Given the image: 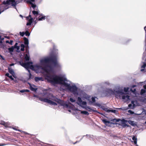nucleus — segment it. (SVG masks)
Returning a JSON list of instances; mask_svg holds the SVG:
<instances>
[{"instance_id":"1","label":"nucleus","mask_w":146,"mask_h":146,"mask_svg":"<svg viewBox=\"0 0 146 146\" xmlns=\"http://www.w3.org/2000/svg\"><path fill=\"white\" fill-rule=\"evenodd\" d=\"M58 50L54 47L53 51L49 56L41 59L40 63L34 66L32 63L28 62L27 63H22L21 65L25 68L29 73V78H32V75L30 73L29 69L34 70L35 68L42 70L44 71V75L45 78L48 82L51 84L55 85L58 83L62 84V86L64 89H69L70 82L66 80L63 81V78H61L62 75L58 76L54 74V68L61 66V64L57 61L58 59ZM64 79H65L64 78Z\"/></svg>"},{"instance_id":"2","label":"nucleus","mask_w":146,"mask_h":146,"mask_svg":"<svg viewBox=\"0 0 146 146\" xmlns=\"http://www.w3.org/2000/svg\"><path fill=\"white\" fill-rule=\"evenodd\" d=\"M61 78L65 79H63V80L64 81L66 80L70 82L71 83V84L68 87L69 89H64V88L62 86V84L61 83H58L61 85V88L63 90L65 91H68L69 92H70L72 93L74 95L77 96L79 95L78 92V88L76 86L75 84L74 83L72 82L69 80H68L66 78V76L65 75H62ZM79 95L80 96V97L81 99L82 98L83 100H86L88 101L90 104L92 105L93 106V104L95 102L96 100L95 99L97 98L96 97H92L91 98L92 100H91V96L88 95L85 92L81 91Z\"/></svg>"},{"instance_id":"3","label":"nucleus","mask_w":146,"mask_h":146,"mask_svg":"<svg viewBox=\"0 0 146 146\" xmlns=\"http://www.w3.org/2000/svg\"><path fill=\"white\" fill-rule=\"evenodd\" d=\"M39 100L41 101L54 106L57 105L56 102L60 103L61 102V105L63 106L64 108L72 110L74 109V106L70 103L67 104L64 102L63 101H62L58 98L54 96L52 94H50L48 96L45 98L39 97Z\"/></svg>"},{"instance_id":"4","label":"nucleus","mask_w":146,"mask_h":146,"mask_svg":"<svg viewBox=\"0 0 146 146\" xmlns=\"http://www.w3.org/2000/svg\"><path fill=\"white\" fill-rule=\"evenodd\" d=\"M106 92L107 93V94H108L110 95L114 94L116 98L121 99L124 102H127L129 100V96L126 93H124L122 90H112L108 89H107Z\"/></svg>"},{"instance_id":"5","label":"nucleus","mask_w":146,"mask_h":146,"mask_svg":"<svg viewBox=\"0 0 146 146\" xmlns=\"http://www.w3.org/2000/svg\"><path fill=\"white\" fill-rule=\"evenodd\" d=\"M77 104L79 106H81L83 108H85V110L89 111H91L92 110V108H91L89 106L84 107L83 106L86 104L87 103L85 101H82L81 98L78 97L77 98Z\"/></svg>"},{"instance_id":"6","label":"nucleus","mask_w":146,"mask_h":146,"mask_svg":"<svg viewBox=\"0 0 146 146\" xmlns=\"http://www.w3.org/2000/svg\"><path fill=\"white\" fill-rule=\"evenodd\" d=\"M9 7V0H4L0 4V9L2 10V11L8 9Z\"/></svg>"},{"instance_id":"7","label":"nucleus","mask_w":146,"mask_h":146,"mask_svg":"<svg viewBox=\"0 0 146 146\" xmlns=\"http://www.w3.org/2000/svg\"><path fill=\"white\" fill-rule=\"evenodd\" d=\"M93 106L98 107L99 108L102 109L103 110L108 112H110V110L108 109L105 106V104L102 103L100 104L98 102H95L93 104Z\"/></svg>"},{"instance_id":"8","label":"nucleus","mask_w":146,"mask_h":146,"mask_svg":"<svg viewBox=\"0 0 146 146\" xmlns=\"http://www.w3.org/2000/svg\"><path fill=\"white\" fill-rule=\"evenodd\" d=\"M10 74H11L12 75L13 77L15 79L14 80V78H12L11 76H10L9 78L10 79H11V80H14V81L15 82H16L17 81V80L16 79L17 78V76L15 73L13 71L12 69H10Z\"/></svg>"},{"instance_id":"9","label":"nucleus","mask_w":146,"mask_h":146,"mask_svg":"<svg viewBox=\"0 0 146 146\" xmlns=\"http://www.w3.org/2000/svg\"><path fill=\"white\" fill-rule=\"evenodd\" d=\"M17 44L18 43L16 42L14 46H12L11 48H10V52L13 51L15 48H16L17 50H19L20 48V47L19 46H17Z\"/></svg>"},{"instance_id":"10","label":"nucleus","mask_w":146,"mask_h":146,"mask_svg":"<svg viewBox=\"0 0 146 146\" xmlns=\"http://www.w3.org/2000/svg\"><path fill=\"white\" fill-rule=\"evenodd\" d=\"M28 3H29L31 5V6L34 9L36 7V5L32 3V2L35 1V0H27Z\"/></svg>"},{"instance_id":"11","label":"nucleus","mask_w":146,"mask_h":146,"mask_svg":"<svg viewBox=\"0 0 146 146\" xmlns=\"http://www.w3.org/2000/svg\"><path fill=\"white\" fill-rule=\"evenodd\" d=\"M17 3L15 1V0H10V5L12 6L15 7Z\"/></svg>"},{"instance_id":"12","label":"nucleus","mask_w":146,"mask_h":146,"mask_svg":"<svg viewBox=\"0 0 146 146\" xmlns=\"http://www.w3.org/2000/svg\"><path fill=\"white\" fill-rule=\"evenodd\" d=\"M135 102L134 101H131L132 104H129L128 105V107L129 108L133 109L134 108V107L136 106V105L134 104Z\"/></svg>"},{"instance_id":"13","label":"nucleus","mask_w":146,"mask_h":146,"mask_svg":"<svg viewBox=\"0 0 146 146\" xmlns=\"http://www.w3.org/2000/svg\"><path fill=\"white\" fill-rule=\"evenodd\" d=\"M129 123L133 126H135L137 125L136 123L134 121L129 120L128 121Z\"/></svg>"},{"instance_id":"14","label":"nucleus","mask_w":146,"mask_h":146,"mask_svg":"<svg viewBox=\"0 0 146 146\" xmlns=\"http://www.w3.org/2000/svg\"><path fill=\"white\" fill-rule=\"evenodd\" d=\"M35 80L36 82H38L39 81H43L44 80L41 77H36L35 78Z\"/></svg>"},{"instance_id":"15","label":"nucleus","mask_w":146,"mask_h":146,"mask_svg":"<svg viewBox=\"0 0 146 146\" xmlns=\"http://www.w3.org/2000/svg\"><path fill=\"white\" fill-rule=\"evenodd\" d=\"M24 44L25 45H27L26 46V48L27 49L28 47V44H29V41L28 39L26 38H24Z\"/></svg>"},{"instance_id":"16","label":"nucleus","mask_w":146,"mask_h":146,"mask_svg":"<svg viewBox=\"0 0 146 146\" xmlns=\"http://www.w3.org/2000/svg\"><path fill=\"white\" fill-rule=\"evenodd\" d=\"M46 16L43 15H41L39 16L38 17V20L41 21L44 20L45 19Z\"/></svg>"},{"instance_id":"17","label":"nucleus","mask_w":146,"mask_h":146,"mask_svg":"<svg viewBox=\"0 0 146 146\" xmlns=\"http://www.w3.org/2000/svg\"><path fill=\"white\" fill-rule=\"evenodd\" d=\"M30 87L31 90L33 91H36L37 88H36L34 85H31L30 84Z\"/></svg>"},{"instance_id":"18","label":"nucleus","mask_w":146,"mask_h":146,"mask_svg":"<svg viewBox=\"0 0 146 146\" xmlns=\"http://www.w3.org/2000/svg\"><path fill=\"white\" fill-rule=\"evenodd\" d=\"M146 66V63L143 62V65L141 66V68L142 69L141 70V71H143L144 70V68Z\"/></svg>"},{"instance_id":"19","label":"nucleus","mask_w":146,"mask_h":146,"mask_svg":"<svg viewBox=\"0 0 146 146\" xmlns=\"http://www.w3.org/2000/svg\"><path fill=\"white\" fill-rule=\"evenodd\" d=\"M81 113L85 115H88L89 114V113L85 111H81Z\"/></svg>"},{"instance_id":"20","label":"nucleus","mask_w":146,"mask_h":146,"mask_svg":"<svg viewBox=\"0 0 146 146\" xmlns=\"http://www.w3.org/2000/svg\"><path fill=\"white\" fill-rule=\"evenodd\" d=\"M133 140L134 141L135 144H136L137 143V139L135 136H133L132 138Z\"/></svg>"},{"instance_id":"21","label":"nucleus","mask_w":146,"mask_h":146,"mask_svg":"<svg viewBox=\"0 0 146 146\" xmlns=\"http://www.w3.org/2000/svg\"><path fill=\"white\" fill-rule=\"evenodd\" d=\"M21 50L22 51H24L25 50V46L23 44H21Z\"/></svg>"},{"instance_id":"22","label":"nucleus","mask_w":146,"mask_h":146,"mask_svg":"<svg viewBox=\"0 0 146 146\" xmlns=\"http://www.w3.org/2000/svg\"><path fill=\"white\" fill-rule=\"evenodd\" d=\"M102 121L103 123H104L105 124H107L108 123H110V122L105 119H104L102 120Z\"/></svg>"},{"instance_id":"23","label":"nucleus","mask_w":146,"mask_h":146,"mask_svg":"<svg viewBox=\"0 0 146 146\" xmlns=\"http://www.w3.org/2000/svg\"><path fill=\"white\" fill-rule=\"evenodd\" d=\"M4 83L7 85H9L8 83H9V81L8 79L6 78L5 80L4 81Z\"/></svg>"},{"instance_id":"24","label":"nucleus","mask_w":146,"mask_h":146,"mask_svg":"<svg viewBox=\"0 0 146 146\" xmlns=\"http://www.w3.org/2000/svg\"><path fill=\"white\" fill-rule=\"evenodd\" d=\"M92 135H84L82 137V138L81 139H82L84 137H85L86 138H92Z\"/></svg>"},{"instance_id":"25","label":"nucleus","mask_w":146,"mask_h":146,"mask_svg":"<svg viewBox=\"0 0 146 146\" xmlns=\"http://www.w3.org/2000/svg\"><path fill=\"white\" fill-rule=\"evenodd\" d=\"M25 58L26 60L28 61L29 60V57L28 54H26L25 55Z\"/></svg>"},{"instance_id":"26","label":"nucleus","mask_w":146,"mask_h":146,"mask_svg":"<svg viewBox=\"0 0 146 146\" xmlns=\"http://www.w3.org/2000/svg\"><path fill=\"white\" fill-rule=\"evenodd\" d=\"M145 90L143 89H141V90L140 94L141 95L143 94L144 93H145Z\"/></svg>"},{"instance_id":"27","label":"nucleus","mask_w":146,"mask_h":146,"mask_svg":"<svg viewBox=\"0 0 146 146\" xmlns=\"http://www.w3.org/2000/svg\"><path fill=\"white\" fill-rule=\"evenodd\" d=\"M70 100L72 102H74L75 101V100L72 98H70Z\"/></svg>"},{"instance_id":"28","label":"nucleus","mask_w":146,"mask_h":146,"mask_svg":"<svg viewBox=\"0 0 146 146\" xmlns=\"http://www.w3.org/2000/svg\"><path fill=\"white\" fill-rule=\"evenodd\" d=\"M33 13L35 15H37L38 14V12L35 11H33Z\"/></svg>"},{"instance_id":"29","label":"nucleus","mask_w":146,"mask_h":146,"mask_svg":"<svg viewBox=\"0 0 146 146\" xmlns=\"http://www.w3.org/2000/svg\"><path fill=\"white\" fill-rule=\"evenodd\" d=\"M110 84L109 82L108 81L105 82L104 83V85L105 86L109 85Z\"/></svg>"},{"instance_id":"30","label":"nucleus","mask_w":146,"mask_h":146,"mask_svg":"<svg viewBox=\"0 0 146 146\" xmlns=\"http://www.w3.org/2000/svg\"><path fill=\"white\" fill-rule=\"evenodd\" d=\"M19 34L21 36H23L25 34L24 32H20Z\"/></svg>"},{"instance_id":"31","label":"nucleus","mask_w":146,"mask_h":146,"mask_svg":"<svg viewBox=\"0 0 146 146\" xmlns=\"http://www.w3.org/2000/svg\"><path fill=\"white\" fill-rule=\"evenodd\" d=\"M136 90L135 89H134L133 90L132 88L131 89V91L134 94H135Z\"/></svg>"},{"instance_id":"32","label":"nucleus","mask_w":146,"mask_h":146,"mask_svg":"<svg viewBox=\"0 0 146 146\" xmlns=\"http://www.w3.org/2000/svg\"><path fill=\"white\" fill-rule=\"evenodd\" d=\"M129 89V88H128V87H127V88H124V91L125 92H127L128 91V90Z\"/></svg>"},{"instance_id":"33","label":"nucleus","mask_w":146,"mask_h":146,"mask_svg":"<svg viewBox=\"0 0 146 146\" xmlns=\"http://www.w3.org/2000/svg\"><path fill=\"white\" fill-rule=\"evenodd\" d=\"M33 21V18L32 17H31L30 19H29L28 20V22L30 23H32Z\"/></svg>"},{"instance_id":"34","label":"nucleus","mask_w":146,"mask_h":146,"mask_svg":"<svg viewBox=\"0 0 146 146\" xmlns=\"http://www.w3.org/2000/svg\"><path fill=\"white\" fill-rule=\"evenodd\" d=\"M0 39L1 40L0 41V43H3V40L4 39V38H2L1 36H0Z\"/></svg>"},{"instance_id":"35","label":"nucleus","mask_w":146,"mask_h":146,"mask_svg":"<svg viewBox=\"0 0 146 146\" xmlns=\"http://www.w3.org/2000/svg\"><path fill=\"white\" fill-rule=\"evenodd\" d=\"M25 34L26 36H29L30 35V33L27 31L25 32Z\"/></svg>"},{"instance_id":"36","label":"nucleus","mask_w":146,"mask_h":146,"mask_svg":"<svg viewBox=\"0 0 146 146\" xmlns=\"http://www.w3.org/2000/svg\"><path fill=\"white\" fill-rule=\"evenodd\" d=\"M128 112L132 114L134 113V112L131 111L130 110H128Z\"/></svg>"},{"instance_id":"37","label":"nucleus","mask_w":146,"mask_h":146,"mask_svg":"<svg viewBox=\"0 0 146 146\" xmlns=\"http://www.w3.org/2000/svg\"><path fill=\"white\" fill-rule=\"evenodd\" d=\"M144 29L145 30V41L146 42V26H145L144 28Z\"/></svg>"},{"instance_id":"38","label":"nucleus","mask_w":146,"mask_h":146,"mask_svg":"<svg viewBox=\"0 0 146 146\" xmlns=\"http://www.w3.org/2000/svg\"><path fill=\"white\" fill-rule=\"evenodd\" d=\"M110 112H111L113 113H115L116 112V110H110Z\"/></svg>"},{"instance_id":"39","label":"nucleus","mask_w":146,"mask_h":146,"mask_svg":"<svg viewBox=\"0 0 146 146\" xmlns=\"http://www.w3.org/2000/svg\"><path fill=\"white\" fill-rule=\"evenodd\" d=\"M0 57H1V58H2V59L3 60H5V58L3 57L0 54Z\"/></svg>"},{"instance_id":"40","label":"nucleus","mask_w":146,"mask_h":146,"mask_svg":"<svg viewBox=\"0 0 146 146\" xmlns=\"http://www.w3.org/2000/svg\"><path fill=\"white\" fill-rule=\"evenodd\" d=\"M92 111H93L94 112H96L98 113H100L99 112H98L96 109H92Z\"/></svg>"},{"instance_id":"41","label":"nucleus","mask_w":146,"mask_h":146,"mask_svg":"<svg viewBox=\"0 0 146 146\" xmlns=\"http://www.w3.org/2000/svg\"><path fill=\"white\" fill-rule=\"evenodd\" d=\"M13 41L12 40H10V44L12 45L13 44Z\"/></svg>"},{"instance_id":"42","label":"nucleus","mask_w":146,"mask_h":146,"mask_svg":"<svg viewBox=\"0 0 146 146\" xmlns=\"http://www.w3.org/2000/svg\"><path fill=\"white\" fill-rule=\"evenodd\" d=\"M20 92L21 93H23L25 92V90H23L20 91Z\"/></svg>"},{"instance_id":"43","label":"nucleus","mask_w":146,"mask_h":146,"mask_svg":"<svg viewBox=\"0 0 146 146\" xmlns=\"http://www.w3.org/2000/svg\"><path fill=\"white\" fill-rule=\"evenodd\" d=\"M5 76H7L8 78H9V73H7L5 74Z\"/></svg>"},{"instance_id":"44","label":"nucleus","mask_w":146,"mask_h":146,"mask_svg":"<svg viewBox=\"0 0 146 146\" xmlns=\"http://www.w3.org/2000/svg\"><path fill=\"white\" fill-rule=\"evenodd\" d=\"M31 23H29V22H28L27 23V26H29V25H31Z\"/></svg>"},{"instance_id":"45","label":"nucleus","mask_w":146,"mask_h":146,"mask_svg":"<svg viewBox=\"0 0 146 146\" xmlns=\"http://www.w3.org/2000/svg\"><path fill=\"white\" fill-rule=\"evenodd\" d=\"M10 128H11V129H14V130H17V129H16L15 128V127H10Z\"/></svg>"},{"instance_id":"46","label":"nucleus","mask_w":146,"mask_h":146,"mask_svg":"<svg viewBox=\"0 0 146 146\" xmlns=\"http://www.w3.org/2000/svg\"><path fill=\"white\" fill-rule=\"evenodd\" d=\"M127 126V127H129V125H127V124H124L123 125V127H125V126Z\"/></svg>"},{"instance_id":"47","label":"nucleus","mask_w":146,"mask_h":146,"mask_svg":"<svg viewBox=\"0 0 146 146\" xmlns=\"http://www.w3.org/2000/svg\"><path fill=\"white\" fill-rule=\"evenodd\" d=\"M5 145V144L2 143V144H0V146H3V145Z\"/></svg>"},{"instance_id":"48","label":"nucleus","mask_w":146,"mask_h":146,"mask_svg":"<svg viewBox=\"0 0 146 146\" xmlns=\"http://www.w3.org/2000/svg\"><path fill=\"white\" fill-rule=\"evenodd\" d=\"M143 87L145 89H146V84L143 86Z\"/></svg>"},{"instance_id":"49","label":"nucleus","mask_w":146,"mask_h":146,"mask_svg":"<svg viewBox=\"0 0 146 146\" xmlns=\"http://www.w3.org/2000/svg\"><path fill=\"white\" fill-rule=\"evenodd\" d=\"M1 124L3 125H5V123L4 122H3L2 123H1Z\"/></svg>"},{"instance_id":"50","label":"nucleus","mask_w":146,"mask_h":146,"mask_svg":"<svg viewBox=\"0 0 146 146\" xmlns=\"http://www.w3.org/2000/svg\"><path fill=\"white\" fill-rule=\"evenodd\" d=\"M29 91L28 90H25V92H29Z\"/></svg>"},{"instance_id":"51","label":"nucleus","mask_w":146,"mask_h":146,"mask_svg":"<svg viewBox=\"0 0 146 146\" xmlns=\"http://www.w3.org/2000/svg\"><path fill=\"white\" fill-rule=\"evenodd\" d=\"M6 42L7 43H9V41L8 40H6Z\"/></svg>"},{"instance_id":"52","label":"nucleus","mask_w":146,"mask_h":146,"mask_svg":"<svg viewBox=\"0 0 146 146\" xmlns=\"http://www.w3.org/2000/svg\"><path fill=\"white\" fill-rule=\"evenodd\" d=\"M136 86L135 85H133L132 86V88H134Z\"/></svg>"},{"instance_id":"53","label":"nucleus","mask_w":146,"mask_h":146,"mask_svg":"<svg viewBox=\"0 0 146 146\" xmlns=\"http://www.w3.org/2000/svg\"><path fill=\"white\" fill-rule=\"evenodd\" d=\"M1 9H0V14L1 13L3 12L2 11H2H1Z\"/></svg>"},{"instance_id":"54","label":"nucleus","mask_w":146,"mask_h":146,"mask_svg":"<svg viewBox=\"0 0 146 146\" xmlns=\"http://www.w3.org/2000/svg\"><path fill=\"white\" fill-rule=\"evenodd\" d=\"M14 65L13 64H10V66H12Z\"/></svg>"},{"instance_id":"55","label":"nucleus","mask_w":146,"mask_h":146,"mask_svg":"<svg viewBox=\"0 0 146 146\" xmlns=\"http://www.w3.org/2000/svg\"><path fill=\"white\" fill-rule=\"evenodd\" d=\"M8 72H9V66L8 67Z\"/></svg>"},{"instance_id":"56","label":"nucleus","mask_w":146,"mask_h":146,"mask_svg":"<svg viewBox=\"0 0 146 146\" xmlns=\"http://www.w3.org/2000/svg\"><path fill=\"white\" fill-rule=\"evenodd\" d=\"M143 55H144V56L146 55V54L145 53H143Z\"/></svg>"},{"instance_id":"57","label":"nucleus","mask_w":146,"mask_h":146,"mask_svg":"<svg viewBox=\"0 0 146 146\" xmlns=\"http://www.w3.org/2000/svg\"><path fill=\"white\" fill-rule=\"evenodd\" d=\"M68 111H69L70 112V111H71V110H68Z\"/></svg>"},{"instance_id":"58","label":"nucleus","mask_w":146,"mask_h":146,"mask_svg":"<svg viewBox=\"0 0 146 146\" xmlns=\"http://www.w3.org/2000/svg\"><path fill=\"white\" fill-rule=\"evenodd\" d=\"M7 38H8V39H9V36H7Z\"/></svg>"},{"instance_id":"59","label":"nucleus","mask_w":146,"mask_h":146,"mask_svg":"<svg viewBox=\"0 0 146 146\" xmlns=\"http://www.w3.org/2000/svg\"><path fill=\"white\" fill-rule=\"evenodd\" d=\"M145 58V57H143V59H144Z\"/></svg>"},{"instance_id":"60","label":"nucleus","mask_w":146,"mask_h":146,"mask_svg":"<svg viewBox=\"0 0 146 146\" xmlns=\"http://www.w3.org/2000/svg\"><path fill=\"white\" fill-rule=\"evenodd\" d=\"M20 17H22V15H20Z\"/></svg>"},{"instance_id":"61","label":"nucleus","mask_w":146,"mask_h":146,"mask_svg":"<svg viewBox=\"0 0 146 146\" xmlns=\"http://www.w3.org/2000/svg\"><path fill=\"white\" fill-rule=\"evenodd\" d=\"M128 109V108H126L125 109H123V110H126V109Z\"/></svg>"},{"instance_id":"62","label":"nucleus","mask_w":146,"mask_h":146,"mask_svg":"<svg viewBox=\"0 0 146 146\" xmlns=\"http://www.w3.org/2000/svg\"><path fill=\"white\" fill-rule=\"evenodd\" d=\"M145 97H146V98H145V101H146V96Z\"/></svg>"},{"instance_id":"63","label":"nucleus","mask_w":146,"mask_h":146,"mask_svg":"<svg viewBox=\"0 0 146 146\" xmlns=\"http://www.w3.org/2000/svg\"><path fill=\"white\" fill-rule=\"evenodd\" d=\"M18 130V131H20V132H21V130Z\"/></svg>"},{"instance_id":"64","label":"nucleus","mask_w":146,"mask_h":146,"mask_svg":"<svg viewBox=\"0 0 146 146\" xmlns=\"http://www.w3.org/2000/svg\"><path fill=\"white\" fill-rule=\"evenodd\" d=\"M145 60H146V57L145 58Z\"/></svg>"}]
</instances>
